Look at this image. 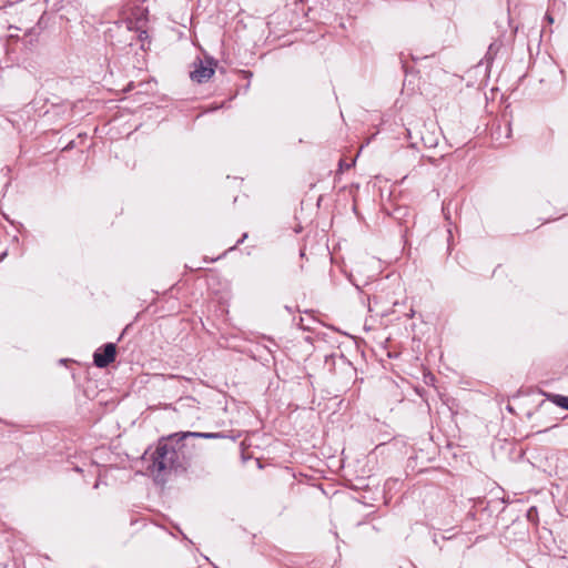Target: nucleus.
I'll list each match as a JSON object with an SVG mask.
<instances>
[{"label":"nucleus","mask_w":568,"mask_h":568,"mask_svg":"<svg viewBox=\"0 0 568 568\" xmlns=\"http://www.w3.org/2000/svg\"><path fill=\"white\" fill-rule=\"evenodd\" d=\"M148 469L156 478L172 471H185L191 465V455L181 434L171 435L168 439H161L152 452Z\"/></svg>","instance_id":"1"},{"label":"nucleus","mask_w":568,"mask_h":568,"mask_svg":"<svg viewBox=\"0 0 568 568\" xmlns=\"http://www.w3.org/2000/svg\"><path fill=\"white\" fill-rule=\"evenodd\" d=\"M134 19L126 18L113 22L105 31V40L113 47L126 48L134 44Z\"/></svg>","instance_id":"2"},{"label":"nucleus","mask_w":568,"mask_h":568,"mask_svg":"<svg viewBox=\"0 0 568 568\" xmlns=\"http://www.w3.org/2000/svg\"><path fill=\"white\" fill-rule=\"evenodd\" d=\"M214 67L213 59L197 60L194 62V70L190 73L191 79L197 83L207 81L214 74Z\"/></svg>","instance_id":"3"},{"label":"nucleus","mask_w":568,"mask_h":568,"mask_svg":"<svg viewBox=\"0 0 568 568\" xmlns=\"http://www.w3.org/2000/svg\"><path fill=\"white\" fill-rule=\"evenodd\" d=\"M115 344L106 343L94 352L93 363L97 367L104 368L115 359Z\"/></svg>","instance_id":"4"},{"label":"nucleus","mask_w":568,"mask_h":568,"mask_svg":"<svg viewBox=\"0 0 568 568\" xmlns=\"http://www.w3.org/2000/svg\"><path fill=\"white\" fill-rule=\"evenodd\" d=\"M134 28V43L141 42V49L144 50V41L149 39L148 32L144 29V21L136 19Z\"/></svg>","instance_id":"5"},{"label":"nucleus","mask_w":568,"mask_h":568,"mask_svg":"<svg viewBox=\"0 0 568 568\" xmlns=\"http://www.w3.org/2000/svg\"><path fill=\"white\" fill-rule=\"evenodd\" d=\"M181 439L185 440L187 438H223L224 436L221 433H199V432H185L180 433Z\"/></svg>","instance_id":"6"},{"label":"nucleus","mask_w":568,"mask_h":568,"mask_svg":"<svg viewBox=\"0 0 568 568\" xmlns=\"http://www.w3.org/2000/svg\"><path fill=\"white\" fill-rule=\"evenodd\" d=\"M548 399L558 407L568 410V396L560 394H550L548 395Z\"/></svg>","instance_id":"7"},{"label":"nucleus","mask_w":568,"mask_h":568,"mask_svg":"<svg viewBox=\"0 0 568 568\" xmlns=\"http://www.w3.org/2000/svg\"><path fill=\"white\" fill-rule=\"evenodd\" d=\"M497 51H498V47L496 43H491L488 47V51L485 55V60H486L487 64H489L494 60V57L497 53Z\"/></svg>","instance_id":"8"},{"label":"nucleus","mask_w":568,"mask_h":568,"mask_svg":"<svg viewBox=\"0 0 568 568\" xmlns=\"http://www.w3.org/2000/svg\"><path fill=\"white\" fill-rule=\"evenodd\" d=\"M422 140L424 141V144H425L426 146H429V148H432V146H434V145L436 144V143H434L433 141H426V140H425V138H422Z\"/></svg>","instance_id":"9"},{"label":"nucleus","mask_w":568,"mask_h":568,"mask_svg":"<svg viewBox=\"0 0 568 568\" xmlns=\"http://www.w3.org/2000/svg\"><path fill=\"white\" fill-rule=\"evenodd\" d=\"M246 237H247V234L244 233L243 236L236 242V244H242Z\"/></svg>","instance_id":"10"},{"label":"nucleus","mask_w":568,"mask_h":568,"mask_svg":"<svg viewBox=\"0 0 568 568\" xmlns=\"http://www.w3.org/2000/svg\"><path fill=\"white\" fill-rule=\"evenodd\" d=\"M546 19L548 20V22L552 23L554 22V19L550 14H546Z\"/></svg>","instance_id":"11"},{"label":"nucleus","mask_w":568,"mask_h":568,"mask_svg":"<svg viewBox=\"0 0 568 568\" xmlns=\"http://www.w3.org/2000/svg\"><path fill=\"white\" fill-rule=\"evenodd\" d=\"M457 535H453V536H443L444 539H452L453 537H456Z\"/></svg>","instance_id":"12"},{"label":"nucleus","mask_w":568,"mask_h":568,"mask_svg":"<svg viewBox=\"0 0 568 568\" xmlns=\"http://www.w3.org/2000/svg\"><path fill=\"white\" fill-rule=\"evenodd\" d=\"M285 310L290 313L292 312V308L290 306H285Z\"/></svg>","instance_id":"13"},{"label":"nucleus","mask_w":568,"mask_h":568,"mask_svg":"<svg viewBox=\"0 0 568 568\" xmlns=\"http://www.w3.org/2000/svg\"><path fill=\"white\" fill-rule=\"evenodd\" d=\"M7 255V252H3L0 260H2Z\"/></svg>","instance_id":"14"}]
</instances>
